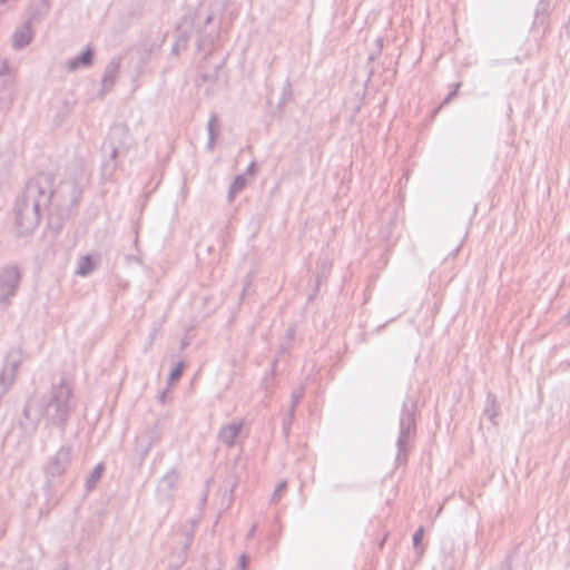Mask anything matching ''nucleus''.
Returning <instances> with one entry per match:
<instances>
[{
    "instance_id": "f257e3e1",
    "label": "nucleus",
    "mask_w": 570,
    "mask_h": 570,
    "mask_svg": "<svg viewBox=\"0 0 570 570\" xmlns=\"http://www.w3.org/2000/svg\"><path fill=\"white\" fill-rule=\"evenodd\" d=\"M73 171L75 177L62 180L57 189H53L55 177L49 173H40L27 183L16 203V225L21 235L32 233L37 228L41 212L48 208L52 198L61 199L62 205L67 207L78 203L82 193L85 170L77 165Z\"/></svg>"
},
{
    "instance_id": "f03ea898",
    "label": "nucleus",
    "mask_w": 570,
    "mask_h": 570,
    "mask_svg": "<svg viewBox=\"0 0 570 570\" xmlns=\"http://www.w3.org/2000/svg\"><path fill=\"white\" fill-rule=\"evenodd\" d=\"M71 396V386L61 380L52 385L47 397L41 401H29L23 409V419L20 420L24 433L33 434L42 416L52 424L63 428L73 410Z\"/></svg>"
},
{
    "instance_id": "7ed1b4c3",
    "label": "nucleus",
    "mask_w": 570,
    "mask_h": 570,
    "mask_svg": "<svg viewBox=\"0 0 570 570\" xmlns=\"http://www.w3.org/2000/svg\"><path fill=\"white\" fill-rule=\"evenodd\" d=\"M415 433V419L414 412L412 409L407 406L406 403L403 404L401 416H400V433L396 441L397 445V455L396 461L402 462L403 456L406 455L409 451L410 439Z\"/></svg>"
},
{
    "instance_id": "20e7f679",
    "label": "nucleus",
    "mask_w": 570,
    "mask_h": 570,
    "mask_svg": "<svg viewBox=\"0 0 570 570\" xmlns=\"http://www.w3.org/2000/svg\"><path fill=\"white\" fill-rule=\"evenodd\" d=\"M20 279L21 274L17 266L0 268V304H8L16 295Z\"/></svg>"
},
{
    "instance_id": "39448f33",
    "label": "nucleus",
    "mask_w": 570,
    "mask_h": 570,
    "mask_svg": "<svg viewBox=\"0 0 570 570\" xmlns=\"http://www.w3.org/2000/svg\"><path fill=\"white\" fill-rule=\"evenodd\" d=\"M20 350L12 348L8 352L4 366L0 372V399L7 393L10 385L14 382L16 372L21 364Z\"/></svg>"
},
{
    "instance_id": "423d86ee",
    "label": "nucleus",
    "mask_w": 570,
    "mask_h": 570,
    "mask_svg": "<svg viewBox=\"0 0 570 570\" xmlns=\"http://www.w3.org/2000/svg\"><path fill=\"white\" fill-rule=\"evenodd\" d=\"M159 439L160 434L156 425L148 426L136 436L134 451L140 463L144 462L149 451Z\"/></svg>"
},
{
    "instance_id": "0eeeda50",
    "label": "nucleus",
    "mask_w": 570,
    "mask_h": 570,
    "mask_svg": "<svg viewBox=\"0 0 570 570\" xmlns=\"http://www.w3.org/2000/svg\"><path fill=\"white\" fill-rule=\"evenodd\" d=\"M71 463V448L62 445L53 456L50 458L47 466L46 474L50 478L62 475Z\"/></svg>"
},
{
    "instance_id": "6e6552de",
    "label": "nucleus",
    "mask_w": 570,
    "mask_h": 570,
    "mask_svg": "<svg viewBox=\"0 0 570 570\" xmlns=\"http://www.w3.org/2000/svg\"><path fill=\"white\" fill-rule=\"evenodd\" d=\"M195 24V17L184 16L176 29V40L171 47V53L178 55L187 48Z\"/></svg>"
},
{
    "instance_id": "1a4fd4ad",
    "label": "nucleus",
    "mask_w": 570,
    "mask_h": 570,
    "mask_svg": "<svg viewBox=\"0 0 570 570\" xmlns=\"http://www.w3.org/2000/svg\"><path fill=\"white\" fill-rule=\"evenodd\" d=\"M244 425L243 420H233L228 424L223 425L217 434L219 442L225 444L227 448L235 445L236 438L239 435Z\"/></svg>"
},
{
    "instance_id": "9d476101",
    "label": "nucleus",
    "mask_w": 570,
    "mask_h": 570,
    "mask_svg": "<svg viewBox=\"0 0 570 570\" xmlns=\"http://www.w3.org/2000/svg\"><path fill=\"white\" fill-rule=\"evenodd\" d=\"M121 66V58L120 57H114L108 65L105 68L102 78H101V95L110 91L112 87L115 86L119 69Z\"/></svg>"
},
{
    "instance_id": "9b49d317",
    "label": "nucleus",
    "mask_w": 570,
    "mask_h": 570,
    "mask_svg": "<svg viewBox=\"0 0 570 570\" xmlns=\"http://www.w3.org/2000/svg\"><path fill=\"white\" fill-rule=\"evenodd\" d=\"M32 33L30 24L26 22L18 28L12 36V46L14 49H22L30 43Z\"/></svg>"
},
{
    "instance_id": "f8f14e48",
    "label": "nucleus",
    "mask_w": 570,
    "mask_h": 570,
    "mask_svg": "<svg viewBox=\"0 0 570 570\" xmlns=\"http://www.w3.org/2000/svg\"><path fill=\"white\" fill-rule=\"evenodd\" d=\"M94 50L88 46L79 56L70 58L67 62L69 71H76L80 66L89 67L92 63Z\"/></svg>"
},
{
    "instance_id": "ddd939ff",
    "label": "nucleus",
    "mask_w": 570,
    "mask_h": 570,
    "mask_svg": "<svg viewBox=\"0 0 570 570\" xmlns=\"http://www.w3.org/2000/svg\"><path fill=\"white\" fill-rule=\"evenodd\" d=\"M179 480V473L171 469L169 470L159 481L158 491L164 492L166 497H169L170 492L176 488Z\"/></svg>"
},
{
    "instance_id": "4468645a",
    "label": "nucleus",
    "mask_w": 570,
    "mask_h": 570,
    "mask_svg": "<svg viewBox=\"0 0 570 570\" xmlns=\"http://www.w3.org/2000/svg\"><path fill=\"white\" fill-rule=\"evenodd\" d=\"M98 265V259H95L91 255H85L81 256L78 259L77 268H76V275L86 277L90 275Z\"/></svg>"
},
{
    "instance_id": "2eb2a0df",
    "label": "nucleus",
    "mask_w": 570,
    "mask_h": 570,
    "mask_svg": "<svg viewBox=\"0 0 570 570\" xmlns=\"http://www.w3.org/2000/svg\"><path fill=\"white\" fill-rule=\"evenodd\" d=\"M102 149L108 153L109 155V160H107L105 164H104V169L105 170H108L109 174L112 173V170L116 168V158H117V155H118V149L115 147L114 142H112V138L110 137L108 141H106L102 146Z\"/></svg>"
},
{
    "instance_id": "dca6fc26",
    "label": "nucleus",
    "mask_w": 570,
    "mask_h": 570,
    "mask_svg": "<svg viewBox=\"0 0 570 570\" xmlns=\"http://www.w3.org/2000/svg\"><path fill=\"white\" fill-rule=\"evenodd\" d=\"M247 185L245 175H237L232 181L228 190V199L233 200L235 196L240 193Z\"/></svg>"
},
{
    "instance_id": "f3484780",
    "label": "nucleus",
    "mask_w": 570,
    "mask_h": 570,
    "mask_svg": "<svg viewBox=\"0 0 570 570\" xmlns=\"http://www.w3.org/2000/svg\"><path fill=\"white\" fill-rule=\"evenodd\" d=\"M483 415L488 417L489 421L495 423V417L498 415L497 400L494 394L489 393L487 396V405L483 411Z\"/></svg>"
},
{
    "instance_id": "a211bd4d",
    "label": "nucleus",
    "mask_w": 570,
    "mask_h": 570,
    "mask_svg": "<svg viewBox=\"0 0 570 570\" xmlns=\"http://www.w3.org/2000/svg\"><path fill=\"white\" fill-rule=\"evenodd\" d=\"M105 470V466L102 463L97 464L89 476L86 479V489L87 491H91L96 488L98 481L100 480L102 472Z\"/></svg>"
},
{
    "instance_id": "6ab92c4d",
    "label": "nucleus",
    "mask_w": 570,
    "mask_h": 570,
    "mask_svg": "<svg viewBox=\"0 0 570 570\" xmlns=\"http://www.w3.org/2000/svg\"><path fill=\"white\" fill-rule=\"evenodd\" d=\"M304 396V391L303 389H299V390H296L292 393V396H291V406L288 409V412H289V419H294V414H295V410H296V406L297 404L299 403V401L303 399Z\"/></svg>"
},
{
    "instance_id": "aec40b11",
    "label": "nucleus",
    "mask_w": 570,
    "mask_h": 570,
    "mask_svg": "<svg viewBox=\"0 0 570 570\" xmlns=\"http://www.w3.org/2000/svg\"><path fill=\"white\" fill-rule=\"evenodd\" d=\"M286 485H287L286 481H281L276 485V488H275V490H274V492L272 494V498H271V502L272 503H277L282 499V495H283V493H284V491L286 489Z\"/></svg>"
},
{
    "instance_id": "412c9836",
    "label": "nucleus",
    "mask_w": 570,
    "mask_h": 570,
    "mask_svg": "<svg viewBox=\"0 0 570 570\" xmlns=\"http://www.w3.org/2000/svg\"><path fill=\"white\" fill-rule=\"evenodd\" d=\"M183 370H184V364L183 363H178L169 373V376H168V381L169 382H175L177 381L181 374H183Z\"/></svg>"
},
{
    "instance_id": "4be33fe9",
    "label": "nucleus",
    "mask_w": 570,
    "mask_h": 570,
    "mask_svg": "<svg viewBox=\"0 0 570 570\" xmlns=\"http://www.w3.org/2000/svg\"><path fill=\"white\" fill-rule=\"evenodd\" d=\"M217 126V116L215 114H213L208 120V124H207V132H208V137H210V135H216L217 136V132L215 130V127Z\"/></svg>"
},
{
    "instance_id": "5701e85b",
    "label": "nucleus",
    "mask_w": 570,
    "mask_h": 570,
    "mask_svg": "<svg viewBox=\"0 0 570 570\" xmlns=\"http://www.w3.org/2000/svg\"><path fill=\"white\" fill-rule=\"evenodd\" d=\"M424 528L420 527L413 534V546L415 549H419V546L423 539Z\"/></svg>"
},
{
    "instance_id": "b1692460",
    "label": "nucleus",
    "mask_w": 570,
    "mask_h": 570,
    "mask_svg": "<svg viewBox=\"0 0 570 570\" xmlns=\"http://www.w3.org/2000/svg\"><path fill=\"white\" fill-rule=\"evenodd\" d=\"M461 83L460 82H456L454 85V88L451 92L448 94V96L445 97V99L443 100V105L445 104H449L456 95L458 92V89L460 88Z\"/></svg>"
},
{
    "instance_id": "393cba45",
    "label": "nucleus",
    "mask_w": 570,
    "mask_h": 570,
    "mask_svg": "<svg viewBox=\"0 0 570 570\" xmlns=\"http://www.w3.org/2000/svg\"><path fill=\"white\" fill-rule=\"evenodd\" d=\"M209 43V40L205 36H200L197 40V48L198 50L203 49L206 45Z\"/></svg>"
},
{
    "instance_id": "a878e982",
    "label": "nucleus",
    "mask_w": 570,
    "mask_h": 570,
    "mask_svg": "<svg viewBox=\"0 0 570 570\" xmlns=\"http://www.w3.org/2000/svg\"><path fill=\"white\" fill-rule=\"evenodd\" d=\"M293 419H289V412L287 413V417L283 422V430L285 433L288 432L291 425H292Z\"/></svg>"
},
{
    "instance_id": "bb28decb",
    "label": "nucleus",
    "mask_w": 570,
    "mask_h": 570,
    "mask_svg": "<svg viewBox=\"0 0 570 570\" xmlns=\"http://www.w3.org/2000/svg\"><path fill=\"white\" fill-rule=\"evenodd\" d=\"M193 535H194V532H188L187 533V537H186V542L184 543V550H187L193 541Z\"/></svg>"
},
{
    "instance_id": "cd10ccee",
    "label": "nucleus",
    "mask_w": 570,
    "mask_h": 570,
    "mask_svg": "<svg viewBox=\"0 0 570 570\" xmlns=\"http://www.w3.org/2000/svg\"><path fill=\"white\" fill-rule=\"evenodd\" d=\"M215 140H216V135H210V137H208V141H207V149L208 150H213L214 149Z\"/></svg>"
},
{
    "instance_id": "c85d7f7f",
    "label": "nucleus",
    "mask_w": 570,
    "mask_h": 570,
    "mask_svg": "<svg viewBox=\"0 0 570 570\" xmlns=\"http://www.w3.org/2000/svg\"><path fill=\"white\" fill-rule=\"evenodd\" d=\"M246 566H247V558L245 554H242L240 558H239V561H238V567L244 570L246 569Z\"/></svg>"
},
{
    "instance_id": "c756f323",
    "label": "nucleus",
    "mask_w": 570,
    "mask_h": 570,
    "mask_svg": "<svg viewBox=\"0 0 570 570\" xmlns=\"http://www.w3.org/2000/svg\"><path fill=\"white\" fill-rule=\"evenodd\" d=\"M20 570H35L30 562H20Z\"/></svg>"
},
{
    "instance_id": "7c9ffc66",
    "label": "nucleus",
    "mask_w": 570,
    "mask_h": 570,
    "mask_svg": "<svg viewBox=\"0 0 570 570\" xmlns=\"http://www.w3.org/2000/svg\"><path fill=\"white\" fill-rule=\"evenodd\" d=\"M159 332V327H154L151 333H150V341H149V345L153 344L154 340H155V336L157 335V333Z\"/></svg>"
},
{
    "instance_id": "2f4dec72",
    "label": "nucleus",
    "mask_w": 570,
    "mask_h": 570,
    "mask_svg": "<svg viewBox=\"0 0 570 570\" xmlns=\"http://www.w3.org/2000/svg\"><path fill=\"white\" fill-rule=\"evenodd\" d=\"M255 166H256V165H255V163H254V161H252V163L248 165V167H247V173H248V174H250V175H254V173H255Z\"/></svg>"
},
{
    "instance_id": "473e14b6",
    "label": "nucleus",
    "mask_w": 570,
    "mask_h": 570,
    "mask_svg": "<svg viewBox=\"0 0 570 570\" xmlns=\"http://www.w3.org/2000/svg\"><path fill=\"white\" fill-rule=\"evenodd\" d=\"M256 529H257V525L253 524L252 528L249 529L248 533H247V537L248 538H253L254 534H255Z\"/></svg>"
},
{
    "instance_id": "72a5a7b5",
    "label": "nucleus",
    "mask_w": 570,
    "mask_h": 570,
    "mask_svg": "<svg viewBox=\"0 0 570 570\" xmlns=\"http://www.w3.org/2000/svg\"><path fill=\"white\" fill-rule=\"evenodd\" d=\"M213 19V14H208L204 21V26H208L209 23H212Z\"/></svg>"
},
{
    "instance_id": "f704fd0d",
    "label": "nucleus",
    "mask_w": 570,
    "mask_h": 570,
    "mask_svg": "<svg viewBox=\"0 0 570 570\" xmlns=\"http://www.w3.org/2000/svg\"><path fill=\"white\" fill-rule=\"evenodd\" d=\"M377 45H379V48L382 49V46H383V39L382 38H377Z\"/></svg>"
}]
</instances>
